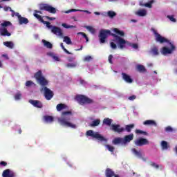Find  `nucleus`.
Masks as SVG:
<instances>
[{
  "instance_id": "e2e57ef3",
  "label": "nucleus",
  "mask_w": 177,
  "mask_h": 177,
  "mask_svg": "<svg viewBox=\"0 0 177 177\" xmlns=\"http://www.w3.org/2000/svg\"><path fill=\"white\" fill-rule=\"evenodd\" d=\"M80 82L81 84V85H85V84H86V82H85V80L80 79Z\"/></svg>"
},
{
  "instance_id": "72a5a7b5",
  "label": "nucleus",
  "mask_w": 177,
  "mask_h": 177,
  "mask_svg": "<svg viewBox=\"0 0 177 177\" xmlns=\"http://www.w3.org/2000/svg\"><path fill=\"white\" fill-rule=\"evenodd\" d=\"M100 124V119H96L90 124V127H97Z\"/></svg>"
},
{
  "instance_id": "4d7b16f0",
  "label": "nucleus",
  "mask_w": 177,
  "mask_h": 177,
  "mask_svg": "<svg viewBox=\"0 0 177 177\" xmlns=\"http://www.w3.org/2000/svg\"><path fill=\"white\" fill-rule=\"evenodd\" d=\"M109 62L111 64H113V55H110L109 56Z\"/></svg>"
},
{
  "instance_id": "6e6552de",
  "label": "nucleus",
  "mask_w": 177,
  "mask_h": 177,
  "mask_svg": "<svg viewBox=\"0 0 177 177\" xmlns=\"http://www.w3.org/2000/svg\"><path fill=\"white\" fill-rule=\"evenodd\" d=\"M149 142L148 139L140 138L134 140V145L136 146H138V147H142V146H146L147 145H149Z\"/></svg>"
},
{
  "instance_id": "79ce46f5",
  "label": "nucleus",
  "mask_w": 177,
  "mask_h": 177,
  "mask_svg": "<svg viewBox=\"0 0 177 177\" xmlns=\"http://www.w3.org/2000/svg\"><path fill=\"white\" fill-rule=\"evenodd\" d=\"M151 52H152L153 55H154V56H157L159 55L158 48H157V47H153L151 49Z\"/></svg>"
},
{
  "instance_id": "2eb2a0df",
  "label": "nucleus",
  "mask_w": 177,
  "mask_h": 177,
  "mask_svg": "<svg viewBox=\"0 0 177 177\" xmlns=\"http://www.w3.org/2000/svg\"><path fill=\"white\" fill-rule=\"evenodd\" d=\"M3 177H15V172L7 169L3 171Z\"/></svg>"
},
{
  "instance_id": "c9c22d12",
  "label": "nucleus",
  "mask_w": 177,
  "mask_h": 177,
  "mask_svg": "<svg viewBox=\"0 0 177 177\" xmlns=\"http://www.w3.org/2000/svg\"><path fill=\"white\" fill-rule=\"evenodd\" d=\"M84 28H86V30L91 32V34H95V32H96V30L92 26H85Z\"/></svg>"
},
{
  "instance_id": "09e8293b",
  "label": "nucleus",
  "mask_w": 177,
  "mask_h": 177,
  "mask_svg": "<svg viewBox=\"0 0 177 177\" xmlns=\"http://www.w3.org/2000/svg\"><path fill=\"white\" fill-rule=\"evenodd\" d=\"M15 100H20L21 99V93L20 92H18L15 95Z\"/></svg>"
},
{
  "instance_id": "cd10ccee",
  "label": "nucleus",
  "mask_w": 177,
  "mask_h": 177,
  "mask_svg": "<svg viewBox=\"0 0 177 177\" xmlns=\"http://www.w3.org/2000/svg\"><path fill=\"white\" fill-rule=\"evenodd\" d=\"M113 32H115V34H118V35H120V37H124L125 36V32L122 30H120L118 28H115L113 29Z\"/></svg>"
},
{
  "instance_id": "f03ea898",
  "label": "nucleus",
  "mask_w": 177,
  "mask_h": 177,
  "mask_svg": "<svg viewBox=\"0 0 177 177\" xmlns=\"http://www.w3.org/2000/svg\"><path fill=\"white\" fill-rule=\"evenodd\" d=\"M34 77L37 83L41 85V92H44V97L46 100H50L55 94L49 88L46 87L49 82L42 75V71H39L35 73Z\"/></svg>"
},
{
  "instance_id": "9b49d317",
  "label": "nucleus",
  "mask_w": 177,
  "mask_h": 177,
  "mask_svg": "<svg viewBox=\"0 0 177 177\" xmlns=\"http://www.w3.org/2000/svg\"><path fill=\"white\" fill-rule=\"evenodd\" d=\"M51 32L53 34H55V35H58V37H63V30H62V29L57 26H53Z\"/></svg>"
},
{
  "instance_id": "0e129e2a",
  "label": "nucleus",
  "mask_w": 177,
  "mask_h": 177,
  "mask_svg": "<svg viewBox=\"0 0 177 177\" xmlns=\"http://www.w3.org/2000/svg\"><path fill=\"white\" fill-rule=\"evenodd\" d=\"M34 12L36 13L37 15H38V13H39V15H42V11H41V10H35L34 11Z\"/></svg>"
},
{
  "instance_id": "393cba45",
  "label": "nucleus",
  "mask_w": 177,
  "mask_h": 177,
  "mask_svg": "<svg viewBox=\"0 0 177 177\" xmlns=\"http://www.w3.org/2000/svg\"><path fill=\"white\" fill-rule=\"evenodd\" d=\"M113 122V120L106 118L103 120V124L104 125H107L108 127H110L111 125V123Z\"/></svg>"
},
{
  "instance_id": "6e6d98bb",
  "label": "nucleus",
  "mask_w": 177,
  "mask_h": 177,
  "mask_svg": "<svg viewBox=\"0 0 177 177\" xmlns=\"http://www.w3.org/2000/svg\"><path fill=\"white\" fill-rule=\"evenodd\" d=\"M110 45H111V48L112 49H117V44H115V43L114 42H111L110 43Z\"/></svg>"
},
{
  "instance_id": "c756f323",
  "label": "nucleus",
  "mask_w": 177,
  "mask_h": 177,
  "mask_svg": "<svg viewBox=\"0 0 177 177\" xmlns=\"http://www.w3.org/2000/svg\"><path fill=\"white\" fill-rule=\"evenodd\" d=\"M154 2H156V1L154 0H151L149 1H148L147 3H145V8H148L149 9H151V8H153V3H154Z\"/></svg>"
},
{
  "instance_id": "c03bdc74",
  "label": "nucleus",
  "mask_w": 177,
  "mask_h": 177,
  "mask_svg": "<svg viewBox=\"0 0 177 177\" xmlns=\"http://www.w3.org/2000/svg\"><path fill=\"white\" fill-rule=\"evenodd\" d=\"M136 133H140V135H145V136H147V135H149L147 132L139 129L136 130Z\"/></svg>"
},
{
  "instance_id": "ea45409f",
  "label": "nucleus",
  "mask_w": 177,
  "mask_h": 177,
  "mask_svg": "<svg viewBox=\"0 0 177 177\" xmlns=\"http://www.w3.org/2000/svg\"><path fill=\"white\" fill-rule=\"evenodd\" d=\"M62 26L64 28H77V26H75L67 25V24H66V23L62 24Z\"/></svg>"
},
{
  "instance_id": "4468645a",
  "label": "nucleus",
  "mask_w": 177,
  "mask_h": 177,
  "mask_svg": "<svg viewBox=\"0 0 177 177\" xmlns=\"http://www.w3.org/2000/svg\"><path fill=\"white\" fill-rule=\"evenodd\" d=\"M122 80L127 84H132V82H133V80L131 78V76L125 73H122Z\"/></svg>"
},
{
  "instance_id": "338daca9",
  "label": "nucleus",
  "mask_w": 177,
  "mask_h": 177,
  "mask_svg": "<svg viewBox=\"0 0 177 177\" xmlns=\"http://www.w3.org/2000/svg\"><path fill=\"white\" fill-rule=\"evenodd\" d=\"M139 5L140 6L145 7V3H143V1H140Z\"/></svg>"
},
{
  "instance_id": "58836bf2",
  "label": "nucleus",
  "mask_w": 177,
  "mask_h": 177,
  "mask_svg": "<svg viewBox=\"0 0 177 177\" xmlns=\"http://www.w3.org/2000/svg\"><path fill=\"white\" fill-rule=\"evenodd\" d=\"M161 146L163 150L168 149V142L167 141H162L161 142Z\"/></svg>"
},
{
  "instance_id": "ddd939ff",
  "label": "nucleus",
  "mask_w": 177,
  "mask_h": 177,
  "mask_svg": "<svg viewBox=\"0 0 177 177\" xmlns=\"http://www.w3.org/2000/svg\"><path fill=\"white\" fill-rule=\"evenodd\" d=\"M29 103L34 106V107H37V109H42L43 104L41 101L35 100H30Z\"/></svg>"
},
{
  "instance_id": "a211bd4d",
  "label": "nucleus",
  "mask_w": 177,
  "mask_h": 177,
  "mask_svg": "<svg viewBox=\"0 0 177 177\" xmlns=\"http://www.w3.org/2000/svg\"><path fill=\"white\" fill-rule=\"evenodd\" d=\"M0 34L2 37H10L12 34L8 31L6 28H3L0 30Z\"/></svg>"
},
{
  "instance_id": "6ab92c4d",
  "label": "nucleus",
  "mask_w": 177,
  "mask_h": 177,
  "mask_svg": "<svg viewBox=\"0 0 177 177\" xmlns=\"http://www.w3.org/2000/svg\"><path fill=\"white\" fill-rule=\"evenodd\" d=\"M44 122L47 124H51V122H53L55 121V118H53V116L50 115H44Z\"/></svg>"
},
{
  "instance_id": "f8f14e48",
  "label": "nucleus",
  "mask_w": 177,
  "mask_h": 177,
  "mask_svg": "<svg viewBox=\"0 0 177 177\" xmlns=\"http://www.w3.org/2000/svg\"><path fill=\"white\" fill-rule=\"evenodd\" d=\"M15 15L18 17L19 24H28V19L21 17L19 12H16Z\"/></svg>"
},
{
  "instance_id": "5fc2aeb1",
  "label": "nucleus",
  "mask_w": 177,
  "mask_h": 177,
  "mask_svg": "<svg viewBox=\"0 0 177 177\" xmlns=\"http://www.w3.org/2000/svg\"><path fill=\"white\" fill-rule=\"evenodd\" d=\"M91 59H92V57L87 55L84 57V62H91Z\"/></svg>"
},
{
  "instance_id": "5701e85b",
  "label": "nucleus",
  "mask_w": 177,
  "mask_h": 177,
  "mask_svg": "<svg viewBox=\"0 0 177 177\" xmlns=\"http://www.w3.org/2000/svg\"><path fill=\"white\" fill-rule=\"evenodd\" d=\"M3 45L7 48H9V49H13L15 48V44H13V41H4Z\"/></svg>"
},
{
  "instance_id": "aec40b11",
  "label": "nucleus",
  "mask_w": 177,
  "mask_h": 177,
  "mask_svg": "<svg viewBox=\"0 0 177 177\" xmlns=\"http://www.w3.org/2000/svg\"><path fill=\"white\" fill-rule=\"evenodd\" d=\"M113 145H124V138L118 137L113 140Z\"/></svg>"
},
{
  "instance_id": "774afa93",
  "label": "nucleus",
  "mask_w": 177,
  "mask_h": 177,
  "mask_svg": "<svg viewBox=\"0 0 177 177\" xmlns=\"http://www.w3.org/2000/svg\"><path fill=\"white\" fill-rule=\"evenodd\" d=\"M68 62H73V60H74V57H68Z\"/></svg>"
},
{
  "instance_id": "20e7f679",
  "label": "nucleus",
  "mask_w": 177,
  "mask_h": 177,
  "mask_svg": "<svg viewBox=\"0 0 177 177\" xmlns=\"http://www.w3.org/2000/svg\"><path fill=\"white\" fill-rule=\"evenodd\" d=\"M75 99L82 106H84V104H92V103H93V100L84 95H76Z\"/></svg>"
},
{
  "instance_id": "f704fd0d",
  "label": "nucleus",
  "mask_w": 177,
  "mask_h": 177,
  "mask_svg": "<svg viewBox=\"0 0 177 177\" xmlns=\"http://www.w3.org/2000/svg\"><path fill=\"white\" fill-rule=\"evenodd\" d=\"M107 16L111 19H113V17H115V16H117V13H115V12L114 11L110 10V11H108Z\"/></svg>"
},
{
  "instance_id": "37998d69",
  "label": "nucleus",
  "mask_w": 177,
  "mask_h": 177,
  "mask_svg": "<svg viewBox=\"0 0 177 177\" xmlns=\"http://www.w3.org/2000/svg\"><path fill=\"white\" fill-rule=\"evenodd\" d=\"M1 26L2 27H8L9 26H12V23L9 21H6L3 23H1Z\"/></svg>"
},
{
  "instance_id": "c85d7f7f",
  "label": "nucleus",
  "mask_w": 177,
  "mask_h": 177,
  "mask_svg": "<svg viewBox=\"0 0 177 177\" xmlns=\"http://www.w3.org/2000/svg\"><path fill=\"white\" fill-rule=\"evenodd\" d=\"M131 151L135 154V156H136V157L142 158V152H140V151H138L136 149L133 148L131 149Z\"/></svg>"
},
{
  "instance_id": "4be33fe9",
  "label": "nucleus",
  "mask_w": 177,
  "mask_h": 177,
  "mask_svg": "<svg viewBox=\"0 0 177 177\" xmlns=\"http://www.w3.org/2000/svg\"><path fill=\"white\" fill-rule=\"evenodd\" d=\"M144 125H153V127H157V123L154 120H148L143 122Z\"/></svg>"
},
{
  "instance_id": "2f4dec72",
  "label": "nucleus",
  "mask_w": 177,
  "mask_h": 177,
  "mask_svg": "<svg viewBox=\"0 0 177 177\" xmlns=\"http://www.w3.org/2000/svg\"><path fill=\"white\" fill-rule=\"evenodd\" d=\"M133 128H135L134 124H128V125H126L124 131H127V132H131V131H132Z\"/></svg>"
},
{
  "instance_id": "39448f33",
  "label": "nucleus",
  "mask_w": 177,
  "mask_h": 177,
  "mask_svg": "<svg viewBox=\"0 0 177 177\" xmlns=\"http://www.w3.org/2000/svg\"><path fill=\"white\" fill-rule=\"evenodd\" d=\"M151 31L153 32L155 35V39L156 42H159V44H164L165 42L169 43V40H168L167 38L161 36L158 32H157V30L154 29V28H151Z\"/></svg>"
},
{
  "instance_id": "e433bc0d",
  "label": "nucleus",
  "mask_w": 177,
  "mask_h": 177,
  "mask_svg": "<svg viewBox=\"0 0 177 177\" xmlns=\"http://www.w3.org/2000/svg\"><path fill=\"white\" fill-rule=\"evenodd\" d=\"M64 41L67 44V45H71V39L68 36L64 37Z\"/></svg>"
},
{
  "instance_id": "49530a36",
  "label": "nucleus",
  "mask_w": 177,
  "mask_h": 177,
  "mask_svg": "<svg viewBox=\"0 0 177 177\" xmlns=\"http://www.w3.org/2000/svg\"><path fill=\"white\" fill-rule=\"evenodd\" d=\"M149 165H151V167H153V168H156V169H158V168H160V166L156 164V162H149Z\"/></svg>"
},
{
  "instance_id": "a18cd8bd",
  "label": "nucleus",
  "mask_w": 177,
  "mask_h": 177,
  "mask_svg": "<svg viewBox=\"0 0 177 177\" xmlns=\"http://www.w3.org/2000/svg\"><path fill=\"white\" fill-rule=\"evenodd\" d=\"M167 19L172 21L173 23H176V19L174 17V15H167Z\"/></svg>"
},
{
  "instance_id": "f3484780",
  "label": "nucleus",
  "mask_w": 177,
  "mask_h": 177,
  "mask_svg": "<svg viewBox=\"0 0 177 177\" xmlns=\"http://www.w3.org/2000/svg\"><path fill=\"white\" fill-rule=\"evenodd\" d=\"M131 140H133V133H131L129 135L124 136L123 139L124 145H125L126 143H129Z\"/></svg>"
},
{
  "instance_id": "1a4fd4ad",
  "label": "nucleus",
  "mask_w": 177,
  "mask_h": 177,
  "mask_svg": "<svg viewBox=\"0 0 177 177\" xmlns=\"http://www.w3.org/2000/svg\"><path fill=\"white\" fill-rule=\"evenodd\" d=\"M168 44H169V45L171 46V49L168 48L167 47H162V48L161 50V53L162 55H171V53H172V52H174V50H175V49H176V48L175 47V46L174 44H172V43L169 41Z\"/></svg>"
},
{
  "instance_id": "603ef678",
  "label": "nucleus",
  "mask_w": 177,
  "mask_h": 177,
  "mask_svg": "<svg viewBox=\"0 0 177 177\" xmlns=\"http://www.w3.org/2000/svg\"><path fill=\"white\" fill-rule=\"evenodd\" d=\"M165 132H174V129L171 126L167 127L165 129Z\"/></svg>"
},
{
  "instance_id": "bf43d9fd",
  "label": "nucleus",
  "mask_w": 177,
  "mask_h": 177,
  "mask_svg": "<svg viewBox=\"0 0 177 177\" xmlns=\"http://www.w3.org/2000/svg\"><path fill=\"white\" fill-rule=\"evenodd\" d=\"M136 99V95H131L129 97V100H135Z\"/></svg>"
},
{
  "instance_id": "4c0bfd02",
  "label": "nucleus",
  "mask_w": 177,
  "mask_h": 177,
  "mask_svg": "<svg viewBox=\"0 0 177 177\" xmlns=\"http://www.w3.org/2000/svg\"><path fill=\"white\" fill-rule=\"evenodd\" d=\"M33 15L36 17V19H37V20H39V21H40V23H44V18H42V16L37 14V13H34Z\"/></svg>"
},
{
  "instance_id": "473e14b6",
  "label": "nucleus",
  "mask_w": 177,
  "mask_h": 177,
  "mask_svg": "<svg viewBox=\"0 0 177 177\" xmlns=\"http://www.w3.org/2000/svg\"><path fill=\"white\" fill-rule=\"evenodd\" d=\"M48 56L53 57V60H55V62H60V58H59L57 55H56V54H55L54 53H49Z\"/></svg>"
},
{
  "instance_id": "f257e3e1",
  "label": "nucleus",
  "mask_w": 177,
  "mask_h": 177,
  "mask_svg": "<svg viewBox=\"0 0 177 177\" xmlns=\"http://www.w3.org/2000/svg\"><path fill=\"white\" fill-rule=\"evenodd\" d=\"M109 35H111L112 37H115V39L113 41L114 42H115V44H117L120 49H124V48H126V45H128L129 46H131L133 49H138L139 48V46L138 45V44H133L128 41H126L124 39V38L118 36V35L111 33V31H110V30H104V29H102L100 31V34L98 37H99L100 44H105L106 39H107V37H109Z\"/></svg>"
},
{
  "instance_id": "7c9ffc66",
  "label": "nucleus",
  "mask_w": 177,
  "mask_h": 177,
  "mask_svg": "<svg viewBox=\"0 0 177 177\" xmlns=\"http://www.w3.org/2000/svg\"><path fill=\"white\" fill-rule=\"evenodd\" d=\"M67 106L64 104H58L56 106V109L58 111H62V110H64L66 109Z\"/></svg>"
},
{
  "instance_id": "13d9d810",
  "label": "nucleus",
  "mask_w": 177,
  "mask_h": 177,
  "mask_svg": "<svg viewBox=\"0 0 177 177\" xmlns=\"http://www.w3.org/2000/svg\"><path fill=\"white\" fill-rule=\"evenodd\" d=\"M0 165H1L2 167H6V165H8V162L5 161H1L0 162Z\"/></svg>"
},
{
  "instance_id": "dca6fc26",
  "label": "nucleus",
  "mask_w": 177,
  "mask_h": 177,
  "mask_svg": "<svg viewBox=\"0 0 177 177\" xmlns=\"http://www.w3.org/2000/svg\"><path fill=\"white\" fill-rule=\"evenodd\" d=\"M115 174V173L114 172V171H113V169H110V168H106L105 170V176L106 177H114Z\"/></svg>"
},
{
  "instance_id": "de8ad7c7",
  "label": "nucleus",
  "mask_w": 177,
  "mask_h": 177,
  "mask_svg": "<svg viewBox=\"0 0 177 177\" xmlns=\"http://www.w3.org/2000/svg\"><path fill=\"white\" fill-rule=\"evenodd\" d=\"M31 85H35V83L31 81V80H28V81H26V86L30 87V86H31Z\"/></svg>"
},
{
  "instance_id": "bb28decb",
  "label": "nucleus",
  "mask_w": 177,
  "mask_h": 177,
  "mask_svg": "<svg viewBox=\"0 0 177 177\" xmlns=\"http://www.w3.org/2000/svg\"><path fill=\"white\" fill-rule=\"evenodd\" d=\"M42 43L44 44V46H46V48H48V49H52V48H53V45H52L50 42L46 40L43 39Z\"/></svg>"
},
{
  "instance_id": "423d86ee",
  "label": "nucleus",
  "mask_w": 177,
  "mask_h": 177,
  "mask_svg": "<svg viewBox=\"0 0 177 177\" xmlns=\"http://www.w3.org/2000/svg\"><path fill=\"white\" fill-rule=\"evenodd\" d=\"M86 134L87 136H91V138H94V139H97L100 142L105 140L104 137L102 136V135L99 134L97 132H93V130L87 131Z\"/></svg>"
},
{
  "instance_id": "052dcab7",
  "label": "nucleus",
  "mask_w": 177,
  "mask_h": 177,
  "mask_svg": "<svg viewBox=\"0 0 177 177\" xmlns=\"http://www.w3.org/2000/svg\"><path fill=\"white\" fill-rule=\"evenodd\" d=\"M10 9H12V8L10 7H8V6L3 7V10H5V12H8V10H10Z\"/></svg>"
},
{
  "instance_id": "864d4df0",
  "label": "nucleus",
  "mask_w": 177,
  "mask_h": 177,
  "mask_svg": "<svg viewBox=\"0 0 177 177\" xmlns=\"http://www.w3.org/2000/svg\"><path fill=\"white\" fill-rule=\"evenodd\" d=\"M66 66L68 68L77 67V64L76 63H71V64L69 63V64H67Z\"/></svg>"
},
{
  "instance_id": "a878e982",
  "label": "nucleus",
  "mask_w": 177,
  "mask_h": 177,
  "mask_svg": "<svg viewBox=\"0 0 177 177\" xmlns=\"http://www.w3.org/2000/svg\"><path fill=\"white\" fill-rule=\"evenodd\" d=\"M71 12H84V13H88V15H91V12H89L88 10H82L77 9H71L68 11H66V13H71Z\"/></svg>"
},
{
  "instance_id": "412c9836",
  "label": "nucleus",
  "mask_w": 177,
  "mask_h": 177,
  "mask_svg": "<svg viewBox=\"0 0 177 177\" xmlns=\"http://www.w3.org/2000/svg\"><path fill=\"white\" fill-rule=\"evenodd\" d=\"M136 15H137V16H140V17H143L147 15V11L145 9H140L136 12Z\"/></svg>"
},
{
  "instance_id": "680f3d73",
  "label": "nucleus",
  "mask_w": 177,
  "mask_h": 177,
  "mask_svg": "<svg viewBox=\"0 0 177 177\" xmlns=\"http://www.w3.org/2000/svg\"><path fill=\"white\" fill-rule=\"evenodd\" d=\"M46 19H48V20H56V18L55 17H50L49 16H45Z\"/></svg>"
},
{
  "instance_id": "7ed1b4c3",
  "label": "nucleus",
  "mask_w": 177,
  "mask_h": 177,
  "mask_svg": "<svg viewBox=\"0 0 177 177\" xmlns=\"http://www.w3.org/2000/svg\"><path fill=\"white\" fill-rule=\"evenodd\" d=\"M71 115H73V112L71 111H63L61 114V118H58V122L60 125H62V127L75 129L77 128V125L70 122L71 120L70 116Z\"/></svg>"
},
{
  "instance_id": "9d476101",
  "label": "nucleus",
  "mask_w": 177,
  "mask_h": 177,
  "mask_svg": "<svg viewBox=\"0 0 177 177\" xmlns=\"http://www.w3.org/2000/svg\"><path fill=\"white\" fill-rule=\"evenodd\" d=\"M111 130L117 133H122L125 131V128L121 127L120 124H111Z\"/></svg>"
},
{
  "instance_id": "69168bd1",
  "label": "nucleus",
  "mask_w": 177,
  "mask_h": 177,
  "mask_svg": "<svg viewBox=\"0 0 177 177\" xmlns=\"http://www.w3.org/2000/svg\"><path fill=\"white\" fill-rule=\"evenodd\" d=\"M10 12H12V17H15V15L16 16V12H15V10L10 9Z\"/></svg>"
},
{
  "instance_id": "0eeeda50",
  "label": "nucleus",
  "mask_w": 177,
  "mask_h": 177,
  "mask_svg": "<svg viewBox=\"0 0 177 177\" xmlns=\"http://www.w3.org/2000/svg\"><path fill=\"white\" fill-rule=\"evenodd\" d=\"M39 10H45L46 12H49L53 15H55L57 12L56 8L49 6V4H40Z\"/></svg>"
},
{
  "instance_id": "3c124183",
  "label": "nucleus",
  "mask_w": 177,
  "mask_h": 177,
  "mask_svg": "<svg viewBox=\"0 0 177 177\" xmlns=\"http://www.w3.org/2000/svg\"><path fill=\"white\" fill-rule=\"evenodd\" d=\"M42 23H43V24H46V26L48 28H53V26H52V25H50V22H49V21H44Z\"/></svg>"
},
{
  "instance_id": "8fccbe9b",
  "label": "nucleus",
  "mask_w": 177,
  "mask_h": 177,
  "mask_svg": "<svg viewBox=\"0 0 177 177\" xmlns=\"http://www.w3.org/2000/svg\"><path fill=\"white\" fill-rule=\"evenodd\" d=\"M106 147L108 149L109 151H111V153H114V147L111 145H106Z\"/></svg>"
},
{
  "instance_id": "b1692460",
  "label": "nucleus",
  "mask_w": 177,
  "mask_h": 177,
  "mask_svg": "<svg viewBox=\"0 0 177 177\" xmlns=\"http://www.w3.org/2000/svg\"><path fill=\"white\" fill-rule=\"evenodd\" d=\"M136 68L139 71V73H146V71H147L145 66L141 65V64L137 65Z\"/></svg>"
},
{
  "instance_id": "a19ab883",
  "label": "nucleus",
  "mask_w": 177,
  "mask_h": 177,
  "mask_svg": "<svg viewBox=\"0 0 177 177\" xmlns=\"http://www.w3.org/2000/svg\"><path fill=\"white\" fill-rule=\"evenodd\" d=\"M77 34L78 35H82L83 38H85L86 42H89V38H88V35H86V34L82 32H80Z\"/></svg>"
}]
</instances>
